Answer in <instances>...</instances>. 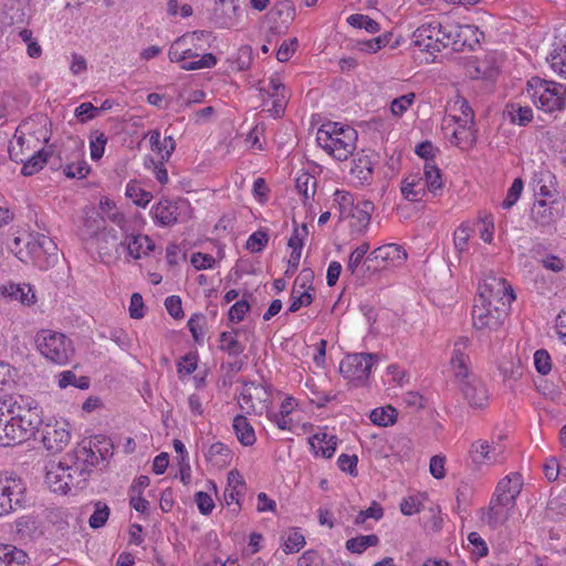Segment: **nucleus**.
I'll use <instances>...</instances> for the list:
<instances>
[{
    "instance_id": "22",
    "label": "nucleus",
    "mask_w": 566,
    "mask_h": 566,
    "mask_svg": "<svg viewBox=\"0 0 566 566\" xmlns=\"http://www.w3.org/2000/svg\"><path fill=\"white\" fill-rule=\"evenodd\" d=\"M91 474V470L87 465L81 464L77 461H70L66 457V482L67 492L72 489H84L86 481Z\"/></svg>"
},
{
    "instance_id": "28",
    "label": "nucleus",
    "mask_w": 566,
    "mask_h": 566,
    "mask_svg": "<svg viewBox=\"0 0 566 566\" xmlns=\"http://www.w3.org/2000/svg\"><path fill=\"white\" fill-rule=\"evenodd\" d=\"M421 177L410 176L403 179L401 185V193L405 199L417 202L422 199L426 193Z\"/></svg>"
},
{
    "instance_id": "42",
    "label": "nucleus",
    "mask_w": 566,
    "mask_h": 566,
    "mask_svg": "<svg viewBox=\"0 0 566 566\" xmlns=\"http://www.w3.org/2000/svg\"><path fill=\"white\" fill-rule=\"evenodd\" d=\"M369 418L377 426L388 427L396 422V409L390 406L376 408L370 412Z\"/></svg>"
},
{
    "instance_id": "57",
    "label": "nucleus",
    "mask_w": 566,
    "mask_h": 566,
    "mask_svg": "<svg viewBox=\"0 0 566 566\" xmlns=\"http://www.w3.org/2000/svg\"><path fill=\"white\" fill-rule=\"evenodd\" d=\"M534 365L541 375H547L552 370V359L546 349H537L534 353Z\"/></svg>"
},
{
    "instance_id": "54",
    "label": "nucleus",
    "mask_w": 566,
    "mask_h": 566,
    "mask_svg": "<svg viewBox=\"0 0 566 566\" xmlns=\"http://www.w3.org/2000/svg\"><path fill=\"white\" fill-rule=\"evenodd\" d=\"M305 545L304 536L295 531L291 530L284 538L283 551L285 554H292L298 552Z\"/></svg>"
},
{
    "instance_id": "44",
    "label": "nucleus",
    "mask_w": 566,
    "mask_h": 566,
    "mask_svg": "<svg viewBox=\"0 0 566 566\" xmlns=\"http://www.w3.org/2000/svg\"><path fill=\"white\" fill-rule=\"evenodd\" d=\"M368 250L369 244L367 242H363L360 245H358L348 258L346 271L350 272L353 275L357 274L359 265L364 260L366 261V254L368 253Z\"/></svg>"
},
{
    "instance_id": "39",
    "label": "nucleus",
    "mask_w": 566,
    "mask_h": 566,
    "mask_svg": "<svg viewBox=\"0 0 566 566\" xmlns=\"http://www.w3.org/2000/svg\"><path fill=\"white\" fill-rule=\"evenodd\" d=\"M522 479L521 475L515 473L511 475H506L496 485V491H501L506 494H511L512 496L517 497L522 490Z\"/></svg>"
},
{
    "instance_id": "56",
    "label": "nucleus",
    "mask_w": 566,
    "mask_h": 566,
    "mask_svg": "<svg viewBox=\"0 0 566 566\" xmlns=\"http://www.w3.org/2000/svg\"><path fill=\"white\" fill-rule=\"evenodd\" d=\"M523 180L521 178L514 179L511 187L507 190L506 197L502 202L503 209H510L512 208L516 201L520 199L522 191H523Z\"/></svg>"
},
{
    "instance_id": "23",
    "label": "nucleus",
    "mask_w": 566,
    "mask_h": 566,
    "mask_svg": "<svg viewBox=\"0 0 566 566\" xmlns=\"http://www.w3.org/2000/svg\"><path fill=\"white\" fill-rule=\"evenodd\" d=\"M120 245L126 247L128 254L135 260L142 255H148L155 249L154 241L148 235L136 234L127 235Z\"/></svg>"
},
{
    "instance_id": "45",
    "label": "nucleus",
    "mask_w": 566,
    "mask_h": 566,
    "mask_svg": "<svg viewBox=\"0 0 566 566\" xmlns=\"http://www.w3.org/2000/svg\"><path fill=\"white\" fill-rule=\"evenodd\" d=\"M15 533L21 538H31L38 533V524L32 516H21L15 521Z\"/></svg>"
},
{
    "instance_id": "35",
    "label": "nucleus",
    "mask_w": 566,
    "mask_h": 566,
    "mask_svg": "<svg viewBox=\"0 0 566 566\" xmlns=\"http://www.w3.org/2000/svg\"><path fill=\"white\" fill-rule=\"evenodd\" d=\"M547 61L554 72L566 77V44H557L547 56Z\"/></svg>"
},
{
    "instance_id": "27",
    "label": "nucleus",
    "mask_w": 566,
    "mask_h": 566,
    "mask_svg": "<svg viewBox=\"0 0 566 566\" xmlns=\"http://www.w3.org/2000/svg\"><path fill=\"white\" fill-rule=\"evenodd\" d=\"M232 452L230 448L222 443H212L206 452V460L217 468H224L231 462Z\"/></svg>"
},
{
    "instance_id": "15",
    "label": "nucleus",
    "mask_w": 566,
    "mask_h": 566,
    "mask_svg": "<svg viewBox=\"0 0 566 566\" xmlns=\"http://www.w3.org/2000/svg\"><path fill=\"white\" fill-rule=\"evenodd\" d=\"M239 0H214L212 20L220 28L232 27L238 18Z\"/></svg>"
},
{
    "instance_id": "46",
    "label": "nucleus",
    "mask_w": 566,
    "mask_h": 566,
    "mask_svg": "<svg viewBox=\"0 0 566 566\" xmlns=\"http://www.w3.org/2000/svg\"><path fill=\"white\" fill-rule=\"evenodd\" d=\"M107 137L103 132L94 130L90 137L91 158L99 160L103 157Z\"/></svg>"
},
{
    "instance_id": "63",
    "label": "nucleus",
    "mask_w": 566,
    "mask_h": 566,
    "mask_svg": "<svg viewBox=\"0 0 566 566\" xmlns=\"http://www.w3.org/2000/svg\"><path fill=\"white\" fill-rule=\"evenodd\" d=\"M250 311V304L245 300L235 302L229 310V319L232 323H239Z\"/></svg>"
},
{
    "instance_id": "29",
    "label": "nucleus",
    "mask_w": 566,
    "mask_h": 566,
    "mask_svg": "<svg viewBox=\"0 0 566 566\" xmlns=\"http://www.w3.org/2000/svg\"><path fill=\"white\" fill-rule=\"evenodd\" d=\"M233 429L241 444L245 447L254 444L256 440L254 429L244 416L238 415L233 419Z\"/></svg>"
},
{
    "instance_id": "52",
    "label": "nucleus",
    "mask_w": 566,
    "mask_h": 566,
    "mask_svg": "<svg viewBox=\"0 0 566 566\" xmlns=\"http://www.w3.org/2000/svg\"><path fill=\"white\" fill-rule=\"evenodd\" d=\"M88 444L95 449L101 458V461H106L113 454V443L111 439L105 436H95L90 440Z\"/></svg>"
},
{
    "instance_id": "11",
    "label": "nucleus",
    "mask_w": 566,
    "mask_h": 566,
    "mask_svg": "<svg viewBox=\"0 0 566 566\" xmlns=\"http://www.w3.org/2000/svg\"><path fill=\"white\" fill-rule=\"evenodd\" d=\"M269 398L270 392L265 387L253 381L244 382L240 391L239 405L247 413H251L252 411H256L258 407L263 409Z\"/></svg>"
},
{
    "instance_id": "6",
    "label": "nucleus",
    "mask_w": 566,
    "mask_h": 566,
    "mask_svg": "<svg viewBox=\"0 0 566 566\" xmlns=\"http://www.w3.org/2000/svg\"><path fill=\"white\" fill-rule=\"evenodd\" d=\"M377 354H349L339 364V371L354 387L364 386L370 375L371 368L378 363Z\"/></svg>"
},
{
    "instance_id": "61",
    "label": "nucleus",
    "mask_w": 566,
    "mask_h": 566,
    "mask_svg": "<svg viewBox=\"0 0 566 566\" xmlns=\"http://www.w3.org/2000/svg\"><path fill=\"white\" fill-rule=\"evenodd\" d=\"M459 128L453 132L452 137L455 139L457 145L461 143L473 144L475 140V132L473 126H463V123H458Z\"/></svg>"
},
{
    "instance_id": "43",
    "label": "nucleus",
    "mask_w": 566,
    "mask_h": 566,
    "mask_svg": "<svg viewBox=\"0 0 566 566\" xmlns=\"http://www.w3.org/2000/svg\"><path fill=\"white\" fill-rule=\"evenodd\" d=\"M349 25L357 29H365L369 33H377L380 30L379 23L369 15L355 13L347 18Z\"/></svg>"
},
{
    "instance_id": "34",
    "label": "nucleus",
    "mask_w": 566,
    "mask_h": 566,
    "mask_svg": "<svg viewBox=\"0 0 566 566\" xmlns=\"http://www.w3.org/2000/svg\"><path fill=\"white\" fill-rule=\"evenodd\" d=\"M379 543V537L375 534L360 535L346 541V548L354 554H361L368 547L376 546Z\"/></svg>"
},
{
    "instance_id": "53",
    "label": "nucleus",
    "mask_w": 566,
    "mask_h": 566,
    "mask_svg": "<svg viewBox=\"0 0 566 566\" xmlns=\"http://www.w3.org/2000/svg\"><path fill=\"white\" fill-rule=\"evenodd\" d=\"M217 64V57L212 53H206L195 61H184L180 67L186 71L210 69Z\"/></svg>"
},
{
    "instance_id": "12",
    "label": "nucleus",
    "mask_w": 566,
    "mask_h": 566,
    "mask_svg": "<svg viewBox=\"0 0 566 566\" xmlns=\"http://www.w3.org/2000/svg\"><path fill=\"white\" fill-rule=\"evenodd\" d=\"M67 423L46 424L42 430V442L46 450L51 452L62 451L70 442L71 434L66 428Z\"/></svg>"
},
{
    "instance_id": "18",
    "label": "nucleus",
    "mask_w": 566,
    "mask_h": 566,
    "mask_svg": "<svg viewBox=\"0 0 566 566\" xmlns=\"http://www.w3.org/2000/svg\"><path fill=\"white\" fill-rule=\"evenodd\" d=\"M0 294L9 301H18L23 305H33L36 296L30 284L8 282L0 286Z\"/></svg>"
},
{
    "instance_id": "62",
    "label": "nucleus",
    "mask_w": 566,
    "mask_h": 566,
    "mask_svg": "<svg viewBox=\"0 0 566 566\" xmlns=\"http://www.w3.org/2000/svg\"><path fill=\"white\" fill-rule=\"evenodd\" d=\"M468 541L472 546L471 553L473 555H475L476 557H483L488 555L489 549L486 543L476 532L470 533L468 536Z\"/></svg>"
},
{
    "instance_id": "7",
    "label": "nucleus",
    "mask_w": 566,
    "mask_h": 566,
    "mask_svg": "<svg viewBox=\"0 0 566 566\" xmlns=\"http://www.w3.org/2000/svg\"><path fill=\"white\" fill-rule=\"evenodd\" d=\"M22 397L14 400V421L12 446L22 443L35 436L41 423L39 415L31 408L21 403Z\"/></svg>"
},
{
    "instance_id": "60",
    "label": "nucleus",
    "mask_w": 566,
    "mask_h": 566,
    "mask_svg": "<svg viewBox=\"0 0 566 566\" xmlns=\"http://www.w3.org/2000/svg\"><path fill=\"white\" fill-rule=\"evenodd\" d=\"M63 172L67 178H85L90 172V166L86 161L82 160L77 164H67L63 168Z\"/></svg>"
},
{
    "instance_id": "5",
    "label": "nucleus",
    "mask_w": 566,
    "mask_h": 566,
    "mask_svg": "<svg viewBox=\"0 0 566 566\" xmlns=\"http://www.w3.org/2000/svg\"><path fill=\"white\" fill-rule=\"evenodd\" d=\"M39 352L51 363L65 365L74 355L73 342L64 334L43 329L35 336Z\"/></svg>"
},
{
    "instance_id": "38",
    "label": "nucleus",
    "mask_w": 566,
    "mask_h": 566,
    "mask_svg": "<svg viewBox=\"0 0 566 566\" xmlns=\"http://www.w3.org/2000/svg\"><path fill=\"white\" fill-rule=\"evenodd\" d=\"M220 350L230 356H239L243 353L244 346L230 332H222L219 336Z\"/></svg>"
},
{
    "instance_id": "10",
    "label": "nucleus",
    "mask_w": 566,
    "mask_h": 566,
    "mask_svg": "<svg viewBox=\"0 0 566 566\" xmlns=\"http://www.w3.org/2000/svg\"><path fill=\"white\" fill-rule=\"evenodd\" d=\"M461 392L473 408H484L489 401V390L481 379L469 373L468 378H457Z\"/></svg>"
},
{
    "instance_id": "8",
    "label": "nucleus",
    "mask_w": 566,
    "mask_h": 566,
    "mask_svg": "<svg viewBox=\"0 0 566 566\" xmlns=\"http://www.w3.org/2000/svg\"><path fill=\"white\" fill-rule=\"evenodd\" d=\"M27 249L33 264L42 271L52 268L59 260L56 243L42 233L32 234Z\"/></svg>"
},
{
    "instance_id": "1",
    "label": "nucleus",
    "mask_w": 566,
    "mask_h": 566,
    "mask_svg": "<svg viewBox=\"0 0 566 566\" xmlns=\"http://www.w3.org/2000/svg\"><path fill=\"white\" fill-rule=\"evenodd\" d=\"M515 300L512 286L504 277L488 275L479 285L472 308L473 326L479 331L499 329Z\"/></svg>"
},
{
    "instance_id": "13",
    "label": "nucleus",
    "mask_w": 566,
    "mask_h": 566,
    "mask_svg": "<svg viewBox=\"0 0 566 566\" xmlns=\"http://www.w3.org/2000/svg\"><path fill=\"white\" fill-rule=\"evenodd\" d=\"M15 397L0 399V446H12Z\"/></svg>"
},
{
    "instance_id": "20",
    "label": "nucleus",
    "mask_w": 566,
    "mask_h": 566,
    "mask_svg": "<svg viewBox=\"0 0 566 566\" xmlns=\"http://www.w3.org/2000/svg\"><path fill=\"white\" fill-rule=\"evenodd\" d=\"M375 155H368L363 153L357 154L353 160L350 168V175L357 179L359 184H369L373 179L374 166L376 164Z\"/></svg>"
},
{
    "instance_id": "50",
    "label": "nucleus",
    "mask_w": 566,
    "mask_h": 566,
    "mask_svg": "<svg viewBox=\"0 0 566 566\" xmlns=\"http://www.w3.org/2000/svg\"><path fill=\"white\" fill-rule=\"evenodd\" d=\"M109 517V507L106 503L97 501L94 504V512L88 520V524L92 528H99L105 525Z\"/></svg>"
},
{
    "instance_id": "49",
    "label": "nucleus",
    "mask_w": 566,
    "mask_h": 566,
    "mask_svg": "<svg viewBox=\"0 0 566 566\" xmlns=\"http://www.w3.org/2000/svg\"><path fill=\"white\" fill-rule=\"evenodd\" d=\"M199 32H193L191 35H182L178 38L171 45L168 52L169 60L175 63H179L180 65L185 61L186 53L184 51V46L187 44L189 39H193L195 35H197Z\"/></svg>"
},
{
    "instance_id": "55",
    "label": "nucleus",
    "mask_w": 566,
    "mask_h": 566,
    "mask_svg": "<svg viewBox=\"0 0 566 566\" xmlns=\"http://www.w3.org/2000/svg\"><path fill=\"white\" fill-rule=\"evenodd\" d=\"M390 36L391 34L387 33L367 41L358 42L359 50L366 53H376L389 43Z\"/></svg>"
},
{
    "instance_id": "40",
    "label": "nucleus",
    "mask_w": 566,
    "mask_h": 566,
    "mask_svg": "<svg viewBox=\"0 0 566 566\" xmlns=\"http://www.w3.org/2000/svg\"><path fill=\"white\" fill-rule=\"evenodd\" d=\"M59 386L61 388L73 386L84 390L90 387V378L87 376L77 377L73 370H65L60 374Z\"/></svg>"
},
{
    "instance_id": "3",
    "label": "nucleus",
    "mask_w": 566,
    "mask_h": 566,
    "mask_svg": "<svg viewBox=\"0 0 566 566\" xmlns=\"http://www.w3.org/2000/svg\"><path fill=\"white\" fill-rule=\"evenodd\" d=\"M457 25H442L439 22L420 25L412 34L416 46L422 48L429 53L440 52L449 45L457 44L460 35Z\"/></svg>"
},
{
    "instance_id": "19",
    "label": "nucleus",
    "mask_w": 566,
    "mask_h": 566,
    "mask_svg": "<svg viewBox=\"0 0 566 566\" xmlns=\"http://www.w3.org/2000/svg\"><path fill=\"white\" fill-rule=\"evenodd\" d=\"M557 200L536 199L531 211L532 220L541 227L555 222L557 216Z\"/></svg>"
},
{
    "instance_id": "48",
    "label": "nucleus",
    "mask_w": 566,
    "mask_h": 566,
    "mask_svg": "<svg viewBox=\"0 0 566 566\" xmlns=\"http://www.w3.org/2000/svg\"><path fill=\"white\" fill-rule=\"evenodd\" d=\"M334 200L339 207V218L343 219L349 217V213H352L355 207L353 195L345 190H336L334 193Z\"/></svg>"
},
{
    "instance_id": "9",
    "label": "nucleus",
    "mask_w": 566,
    "mask_h": 566,
    "mask_svg": "<svg viewBox=\"0 0 566 566\" xmlns=\"http://www.w3.org/2000/svg\"><path fill=\"white\" fill-rule=\"evenodd\" d=\"M407 259L406 251L398 244L390 243L375 249L367 258L364 265L367 271H377L388 265H401Z\"/></svg>"
},
{
    "instance_id": "26",
    "label": "nucleus",
    "mask_w": 566,
    "mask_h": 566,
    "mask_svg": "<svg viewBox=\"0 0 566 566\" xmlns=\"http://www.w3.org/2000/svg\"><path fill=\"white\" fill-rule=\"evenodd\" d=\"M375 210V206L369 200H359L354 207L349 217L355 220L354 227L358 229V231H364L370 223L371 213Z\"/></svg>"
},
{
    "instance_id": "47",
    "label": "nucleus",
    "mask_w": 566,
    "mask_h": 566,
    "mask_svg": "<svg viewBox=\"0 0 566 566\" xmlns=\"http://www.w3.org/2000/svg\"><path fill=\"white\" fill-rule=\"evenodd\" d=\"M126 196L130 198L135 205L145 207L151 199L150 192L144 190L137 182L130 181L126 186Z\"/></svg>"
},
{
    "instance_id": "59",
    "label": "nucleus",
    "mask_w": 566,
    "mask_h": 566,
    "mask_svg": "<svg viewBox=\"0 0 566 566\" xmlns=\"http://www.w3.org/2000/svg\"><path fill=\"white\" fill-rule=\"evenodd\" d=\"M416 95L409 93L395 98L391 102L390 109L395 116H401L413 103Z\"/></svg>"
},
{
    "instance_id": "41",
    "label": "nucleus",
    "mask_w": 566,
    "mask_h": 566,
    "mask_svg": "<svg viewBox=\"0 0 566 566\" xmlns=\"http://www.w3.org/2000/svg\"><path fill=\"white\" fill-rule=\"evenodd\" d=\"M507 113L512 123L517 124L520 126H526L533 119V111L528 106L512 104L510 105Z\"/></svg>"
},
{
    "instance_id": "37",
    "label": "nucleus",
    "mask_w": 566,
    "mask_h": 566,
    "mask_svg": "<svg viewBox=\"0 0 566 566\" xmlns=\"http://www.w3.org/2000/svg\"><path fill=\"white\" fill-rule=\"evenodd\" d=\"M473 228L469 223H462L453 233V243L459 255L468 251V243L472 234Z\"/></svg>"
},
{
    "instance_id": "24",
    "label": "nucleus",
    "mask_w": 566,
    "mask_h": 566,
    "mask_svg": "<svg viewBox=\"0 0 566 566\" xmlns=\"http://www.w3.org/2000/svg\"><path fill=\"white\" fill-rule=\"evenodd\" d=\"M178 207L177 202L170 201V200H164L158 202L153 208V214L155 220L164 226V227H170L175 224L178 221Z\"/></svg>"
},
{
    "instance_id": "4",
    "label": "nucleus",
    "mask_w": 566,
    "mask_h": 566,
    "mask_svg": "<svg viewBox=\"0 0 566 566\" xmlns=\"http://www.w3.org/2000/svg\"><path fill=\"white\" fill-rule=\"evenodd\" d=\"M527 86V92L533 102L545 112L566 108L565 84L533 77L528 81Z\"/></svg>"
},
{
    "instance_id": "58",
    "label": "nucleus",
    "mask_w": 566,
    "mask_h": 566,
    "mask_svg": "<svg viewBox=\"0 0 566 566\" xmlns=\"http://www.w3.org/2000/svg\"><path fill=\"white\" fill-rule=\"evenodd\" d=\"M384 515L382 507L374 502L367 510H361L355 517V524L360 525L366 522L367 518L380 520Z\"/></svg>"
},
{
    "instance_id": "2",
    "label": "nucleus",
    "mask_w": 566,
    "mask_h": 566,
    "mask_svg": "<svg viewBox=\"0 0 566 566\" xmlns=\"http://www.w3.org/2000/svg\"><path fill=\"white\" fill-rule=\"evenodd\" d=\"M357 132L347 125L328 122L317 129L316 142L337 160H346L356 149Z\"/></svg>"
},
{
    "instance_id": "16",
    "label": "nucleus",
    "mask_w": 566,
    "mask_h": 566,
    "mask_svg": "<svg viewBox=\"0 0 566 566\" xmlns=\"http://www.w3.org/2000/svg\"><path fill=\"white\" fill-rule=\"evenodd\" d=\"M0 484L4 489L3 495L12 497L14 505L25 504L27 484L14 473H0Z\"/></svg>"
},
{
    "instance_id": "25",
    "label": "nucleus",
    "mask_w": 566,
    "mask_h": 566,
    "mask_svg": "<svg viewBox=\"0 0 566 566\" xmlns=\"http://www.w3.org/2000/svg\"><path fill=\"white\" fill-rule=\"evenodd\" d=\"M310 444L315 453L318 454L317 449L321 450V454L324 458H332L336 451L337 437L327 434L326 432H318L308 439Z\"/></svg>"
},
{
    "instance_id": "17",
    "label": "nucleus",
    "mask_w": 566,
    "mask_h": 566,
    "mask_svg": "<svg viewBox=\"0 0 566 566\" xmlns=\"http://www.w3.org/2000/svg\"><path fill=\"white\" fill-rule=\"evenodd\" d=\"M470 345L468 337H459L453 345V355L451 357V366L455 378H468L469 377V356L467 349Z\"/></svg>"
},
{
    "instance_id": "21",
    "label": "nucleus",
    "mask_w": 566,
    "mask_h": 566,
    "mask_svg": "<svg viewBox=\"0 0 566 566\" xmlns=\"http://www.w3.org/2000/svg\"><path fill=\"white\" fill-rule=\"evenodd\" d=\"M66 459L64 462H52L46 467L45 483L54 493L66 494Z\"/></svg>"
},
{
    "instance_id": "51",
    "label": "nucleus",
    "mask_w": 566,
    "mask_h": 566,
    "mask_svg": "<svg viewBox=\"0 0 566 566\" xmlns=\"http://www.w3.org/2000/svg\"><path fill=\"white\" fill-rule=\"evenodd\" d=\"M313 302V296L310 292L301 291L296 287H293L291 293V304L286 314L297 312L301 306H308Z\"/></svg>"
},
{
    "instance_id": "36",
    "label": "nucleus",
    "mask_w": 566,
    "mask_h": 566,
    "mask_svg": "<svg viewBox=\"0 0 566 566\" xmlns=\"http://www.w3.org/2000/svg\"><path fill=\"white\" fill-rule=\"evenodd\" d=\"M423 175L426 186L430 192L436 195L438 190L442 189L441 170L434 164L426 163Z\"/></svg>"
},
{
    "instance_id": "14",
    "label": "nucleus",
    "mask_w": 566,
    "mask_h": 566,
    "mask_svg": "<svg viewBox=\"0 0 566 566\" xmlns=\"http://www.w3.org/2000/svg\"><path fill=\"white\" fill-rule=\"evenodd\" d=\"M469 458L476 467L492 464L502 461V451L500 448L491 447L488 440H478L471 443Z\"/></svg>"
},
{
    "instance_id": "33",
    "label": "nucleus",
    "mask_w": 566,
    "mask_h": 566,
    "mask_svg": "<svg viewBox=\"0 0 566 566\" xmlns=\"http://www.w3.org/2000/svg\"><path fill=\"white\" fill-rule=\"evenodd\" d=\"M510 511L507 507L502 506L494 503L493 500L490 501L489 507L486 513L483 516V520L492 527H496L499 525H502L510 515Z\"/></svg>"
},
{
    "instance_id": "31",
    "label": "nucleus",
    "mask_w": 566,
    "mask_h": 566,
    "mask_svg": "<svg viewBox=\"0 0 566 566\" xmlns=\"http://www.w3.org/2000/svg\"><path fill=\"white\" fill-rule=\"evenodd\" d=\"M70 461H77L81 464L87 465V469L92 471L93 467L99 464L101 458L96 453L95 449L92 444L88 446H80L75 449L73 454H67Z\"/></svg>"
},
{
    "instance_id": "64",
    "label": "nucleus",
    "mask_w": 566,
    "mask_h": 566,
    "mask_svg": "<svg viewBox=\"0 0 566 566\" xmlns=\"http://www.w3.org/2000/svg\"><path fill=\"white\" fill-rule=\"evenodd\" d=\"M541 264L548 271L559 273L566 269V262L557 255L547 254L541 259Z\"/></svg>"
},
{
    "instance_id": "32",
    "label": "nucleus",
    "mask_w": 566,
    "mask_h": 566,
    "mask_svg": "<svg viewBox=\"0 0 566 566\" xmlns=\"http://www.w3.org/2000/svg\"><path fill=\"white\" fill-rule=\"evenodd\" d=\"M53 151L41 149L36 151L32 157L24 161L21 174L23 176H32L40 171L46 163H50Z\"/></svg>"
},
{
    "instance_id": "30",
    "label": "nucleus",
    "mask_w": 566,
    "mask_h": 566,
    "mask_svg": "<svg viewBox=\"0 0 566 566\" xmlns=\"http://www.w3.org/2000/svg\"><path fill=\"white\" fill-rule=\"evenodd\" d=\"M149 143L151 149L161 155L163 160H169L174 150L176 149V142L171 136H167L164 140H160V133L153 130L149 136Z\"/></svg>"
}]
</instances>
